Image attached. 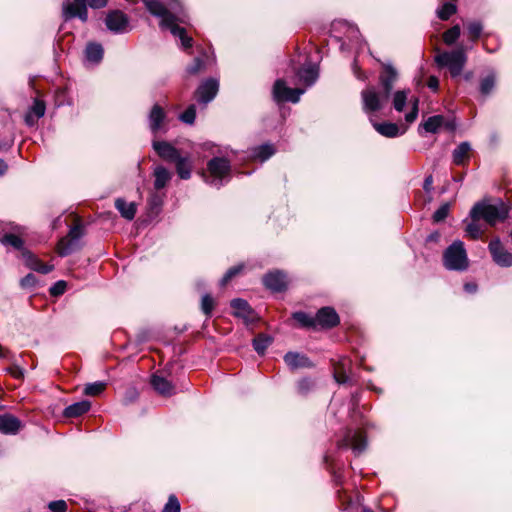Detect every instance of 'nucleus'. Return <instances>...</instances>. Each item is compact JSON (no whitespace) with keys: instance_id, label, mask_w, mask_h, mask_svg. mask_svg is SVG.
<instances>
[{"instance_id":"nucleus-21","label":"nucleus","mask_w":512,"mask_h":512,"mask_svg":"<svg viewBox=\"0 0 512 512\" xmlns=\"http://www.w3.org/2000/svg\"><path fill=\"white\" fill-rule=\"evenodd\" d=\"M21 421L11 415H0V432L3 434H16L21 428Z\"/></svg>"},{"instance_id":"nucleus-57","label":"nucleus","mask_w":512,"mask_h":512,"mask_svg":"<svg viewBox=\"0 0 512 512\" xmlns=\"http://www.w3.org/2000/svg\"><path fill=\"white\" fill-rule=\"evenodd\" d=\"M162 204V199L157 195H152L149 199V205L152 209H158Z\"/></svg>"},{"instance_id":"nucleus-54","label":"nucleus","mask_w":512,"mask_h":512,"mask_svg":"<svg viewBox=\"0 0 512 512\" xmlns=\"http://www.w3.org/2000/svg\"><path fill=\"white\" fill-rule=\"evenodd\" d=\"M418 116V99H415L413 102L412 110L405 115V120L408 123H412L416 120Z\"/></svg>"},{"instance_id":"nucleus-31","label":"nucleus","mask_w":512,"mask_h":512,"mask_svg":"<svg viewBox=\"0 0 512 512\" xmlns=\"http://www.w3.org/2000/svg\"><path fill=\"white\" fill-rule=\"evenodd\" d=\"M275 153V148L272 144H262L254 147L251 151L253 158L260 160L261 162L266 161Z\"/></svg>"},{"instance_id":"nucleus-25","label":"nucleus","mask_w":512,"mask_h":512,"mask_svg":"<svg viewBox=\"0 0 512 512\" xmlns=\"http://www.w3.org/2000/svg\"><path fill=\"white\" fill-rule=\"evenodd\" d=\"M372 125L374 129L381 135L389 138L397 137L404 133L403 131H400V128L397 124L391 123V122H372Z\"/></svg>"},{"instance_id":"nucleus-12","label":"nucleus","mask_w":512,"mask_h":512,"mask_svg":"<svg viewBox=\"0 0 512 512\" xmlns=\"http://www.w3.org/2000/svg\"><path fill=\"white\" fill-rule=\"evenodd\" d=\"M340 322L339 315L332 307H322L315 315V325L324 329H330L337 326Z\"/></svg>"},{"instance_id":"nucleus-58","label":"nucleus","mask_w":512,"mask_h":512,"mask_svg":"<svg viewBox=\"0 0 512 512\" xmlns=\"http://www.w3.org/2000/svg\"><path fill=\"white\" fill-rule=\"evenodd\" d=\"M352 70H353L354 75L358 79H360V80H365L366 79L365 74L363 72H361L360 68L358 67V64H357L356 60H354V62H353Z\"/></svg>"},{"instance_id":"nucleus-29","label":"nucleus","mask_w":512,"mask_h":512,"mask_svg":"<svg viewBox=\"0 0 512 512\" xmlns=\"http://www.w3.org/2000/svg\"><path fill=\"white\" fill-rule=\"evenodd\" d=\"M103 48L100 44L89 43L85 49V59L92 64L99 63L103 58Z\"/></svg>"},{"instance_id":"nucleus-24","label":"nucleus","mask_w":512,"mask_h":512,"mask_svg":"<svg viewBox=\"0 0 512 512\" xmlns=\"http://www.w3.org/2000/svg\"><path fill=\"white\" fill-rule=\"evenodd\" d=\"M151 385L153 388L163 396H171L175 393V388L166 378L153 375L151 378Z\"/></svg>"},{"instance_id":"nucleus-44","label":"nucleus","mask_w":512,"mask_h":512,"mask_svg":"<svg viewBox=\"0 0 512 512\" xmlns=\"http://www.w3.org/2000/svg\"><path fill=\"white\" fill-rule=\"evenodd\" d=\"M196 118V107L190 105L183 113L180 114L179 119L186 124H193Z\"/></svg>"},{"instance_id":"nucleus-17","label":"nucleus","mask_w":512,"mask_h":512,"mask_svg":"<svg viewBox=\"0 0 512 512\" xmlns=\"http://www.w3.org/2000/svg\"><path fill=\"white\" fill-rule=\"evenodd\" d=\"M383 71L379 76V82L383 92L390 96L394 83L398 78V72L391 63H383Z\"/></svg>"},{"instance_id":"nucleus-8","label":"nucleus","mask_w":512,"mask_h":512,"mask_svg":"<svg viewBox=\"0 0 512 512\" xmlns=\"http://www.w3.org/2000/svg\"><path fill=\"white\" fill-rule=\"evenodd\" d=\"M84 235L83 227L79 224L73 226L66 237L59 240L57 252L61 257L68 256L81 248V239Z\"/></svg>"},{"instance_id":"nucleus-39","label":"nucleus","mask_w":512,"mask_h":512,"mask_svg":"<svg viewBox=\"0 0 512 512\" xmlns=\"http://www.w3.org/2000/svg\"><path fill=\"white\" fill-rule=\"evenodd\" d=\"M293 319L303 327H316L315 317H311L305 312H295L293 314Z\"/></svg>"},{"instance_id":"nucleus-47","label":"nucleus","mask_w":512,"mask_h":512,"mask_svg":"<svg viewBox=\"0 0 512 512\" xmlns=\"http://www.w3.org/2000/svg\"><path fill=\"white\" fill-rule=\"evenodd\" d=\"M214 308V300L209 294H204L201 299V309L206 316H210Z\"/></svg>"},{"instance_id":"nucleus-27","label":"nucleus","mask_w":512,"mask_h":512,"mask_svg":"<svg viewBox=\"0 0 512 512\" xmlns=\"http://www.w3.org/2000/svg\"><path fill=\"white\" fill-rule=\"evenodd\" d=\"M471 146L468 142L460 143L452 152V159L455 165H463L469 159Z\"/></svg>"},{"instance_id":"nucleus-11","label":"nucleus","mask_w":512,"mask_h":512,"mask_svg":"<svg viewBox=\"0 0 512 512\" xmlns=\"http://www.w3.org/2000/svg\"><path fill=\"white\" fill-rule=\"evenodd\" d=\"M340 447H351L355 455H360L367 447L365 435L361 431H349L344 439L339 443Z\"/></svg>"},{"instance_id":"nucleus-40","label":"nucleus","mask_w":512,"mask_h":512,"mask_svg":"<svg viewBox=\"0 0 512 512\" xmlns=\"http://www.w3.org/2000/svg\"><path fill=\"white\" fill-rule=\"evenodd\" d=\"M461 34V28L459 25H454L443 34V41L447 45H452L459 38Z\"/></svg>"},{"instance_id":"nucleus-61","label":"nucleus","mask_w":512,"mask_h":512,"mask_svg":"<svg viewBox=\"0 0 512 512\" xmlns=\"http://www.w3.org/2000/svg\"><path fill=\"white\" fill-rule=\"evenodd\" d=\"M24 120L28 126H33L38 119L31 112H27Z\"/></svg>"},{"instance_id":"nucleus-64","label":"nucleus","mask_w":512,"mask_h":512,"mask_svg":"<svg viewBox=\"0 0 512 512\" xmlns=\"http://www.w3.org/2000/svg\"><path fill=\"white\" fill-rule=\"evenodd\" d=\"M440 239V234L438 232H433L427 237L428 242H437Z\"/></svg>"},{"instance_id":"nucleus-5","label":"nucleus","mask_w":512,"mask_h":512,"mask_svg":"<svg viewBox=\"0 0 512 512\" xmlns=\"http://www.w3.org/2000/svg\"><path fill=\"white\" fill-rule=\"evenodd\" d=\"M107 0H75V3L66 1L62 5V17L65 21L78 17L82 22L88 19L87 6L98 9L105 7Z\"/></svg>"},{"instance_id":"nucleus-43","label":"nucleus","mask_w":512,"mask_h":512,"mask_svg":"<svg viewBox=\"0 0 512 512\" xmlns=\"http://www.w3.org/2000/svg\"><path fill=\"white\" fill-rule=\"evenodd\" d=\"M467 31H468V34H469L471 40L475 41L480 37V35L483 31V26H482L481 22L473 21L467 25Z\"/></svg>"},{"instance_id":"nucleus-22","label":"nucleus","mask_w":512,"mask_h":512,"mask_svg":"<svg viewBox=\"0 0 512 512\" xmlns=\"http://www.w3.org/2000/svg\"><path fill=\"white\" fill-rule=\"evenodd\" d=\"M284 361L291 369L302 367H311L312 363L308 357L297 352H288L284 356Z\"/></svg>"},{"instance_id":"nucleus-23","label":"nucleus","mask_w":512,"mask_h":512,"mask_svg":"<svg viewBox=\"0 0 512 512\" xmlns=\"http://www.w3.org/2000/svg\"><path fill=\"white\" fill-rule=\"evenodd\" d=\"M351 361L343 357L334 365V378L339 384H344L349 381V376L347 375V371L350 370Z\"/></svg>"},{"instance_id":"nucleus-59","label":"nucleus","mask_w":512,"mask_h":512,"mask_svg":"<svg viewBox=\"0 0 512 512\" xmlns=\"http://www.w3.org/2000/svg\"><path fill=\"white\" fill-rule=\"evenodd\" d=\"M428 87L433 90L437 91L439 87V80L436 76H430L427 82Z\"/></svg>"},{"instance_id":"nucleus-50","label":"nucleus","mask_w":512,"mask_h":512,"mask_svg":"<svg viewBox=\"0 0 512 512\" xmlns=\"http://www.w3.org/2000/svg\"><path fill=\"white\" fill-rule=\"evenodd\" d=\"M162 512H180V502L175 495H170Z\"/></svg>"},{"instance_id":"nucleus-20","label":"nucleus","mask_w":512,"mask_h":512,"mask_svg":"<svg viewBox=\"0 0 512 512\" xmlns=\"http://www.w3.org/2000/svg\"><path fill=\"white\" fill-rule=\"evenodd\" d=\"M231 307L234 310V315L243 318L246 322H250L254 318V312L246 300L241 298L233 299Z\"/></svg>"},{"instance_id":"nucleus-37","label":"nucleus","mask_w":512,"mask_h":512,"mask_svg":"<svg viewBox=\"0 0 512 512\" xmlns=\"http://www.w3.org/2000/svg\"><path fill=\"white\" fill-rule=\"evenodd\" d=\"M409 90H399L396 91L393 95L392 103L393 107L396 111L402 112L407 99H408Z\"/></svg>"},{"instance_id":"nucleus-42","label":"nucleus","mask_w":512,"mask_h":512,"mask_svg":"<svg viewBox=\"0 0 512 512\" xmlns=\"http://www.w3.org/2000/svg\"><path fill=\"white\" fill-rule=\"evenodd\" d=\"M105 387L106 383L102 381L88 383L84 388V393L89 396H97L104 391Z\"/></svg>"},{"instance_id":"nucleus-48","label":"nucleus","mask_w":512,"mask_h":512,"mask_svg":"<svg viewBox=\"0 0 512 512\" xmlns=\"http://www.w3.org/2000/svg\"><path fill=\"white\" fill-rule=\"evenodd\" d=\"M45 110H46V107H45L44 102L40 101L38 99H35L32 107L30 108V110L28 112H31L35 116L36 119H39L44 116Z\"/></svg>"},{"instance_id":"nucleus-36","label":"nucleus","mask_w":512,"mask_h":512,"mask_svg":"<svg viewBox=\"0 0 512 512\" xmlns=\"http://www.w3.org/2000/svg\"><path fill=\"white\" fill-rule=\"evenodd\" d=\"M27 262H28V266L32 270L40 272L42 274H47V273L51 272L54 269L53 265L44 264L39 259L35 258L32 255H29V257L27 259Z\"/></svg>"},{"instance_id":"nucleus-15","label":"nucleus","mask_w":512,"mask_h":512,"mask_svg":"<svg viewBox=\"0 0 512 512\" xmlns=\"http://www.w3.org/2000/svg\"><path fill=\"white\" fill-rule=\"evenodd\" d=\"M263 283L266 288L273 292H282L287 288L288 280L285 273L275 270L264 276Z\"/></svg>"},{"instance_id":"nucleus-38","label":"nucleus","mask_w":512,"mask_h":512,"mask_svg":"<svg viewBox=\"0 0 512 512\" xmlns=\"http://www.w3.org/2000/svg\"><path fill=\"white\" fill-rule=\"evenodd\" d=\"M457 11L455 4L446 2L437 10V16L439 19L445 21L448 20Z\"/></svg>"},{"instance_id":"nucleus-62","label":"nucleus","mask_w":512,"mask_h":512,"mask_svg":"<svg viewBox=\"0 0 512 512\" xmlns=\"http://www.w3.org/2000/svg\"><path fill=\"white\" fill-rule=\"evenodd\" d=\"M349 31V37L351 39H354L358 41V38L360 37L359 30L356 27L348 26Z\"/></svg>"},{"instance_id":"nucleus-30","label":"nucleus","mask_w":512,"mask_h":512,"mask_svg":"<svg viewBox=\"0 0 512 512\" xmlns=\"http://www.w3.org/2000/svg\"><path fill=\"white\" fill-rule=\"evenodd\" d=\"M176 163V171L181 179L187 180L191 177L192 162L188 157L181 155L174 161Z\"/></svg>"},{"instance_id":"nucleus-28","label":"nucleus","mask_w":512,"mask_h":512,"mask_svg":"<svg viewBox=\"0 0 512 512\" xmlns=\"http://www.w3.org/2000/svg\"><path fill=\"white\" fill-rule=\"evenodd\" d=\"M115 207L123 218L127 220L134 219L137 211L135 203L126 202L124 199L118 198L115 201Z\"/></svg>"},{"instance_id":"nucleus-13","label":"nucleus","mask_w":512,"mask_h":512,"mask_svg":"<svg viewBox=\"0 0 512 512\" xmlns=\"http://www.w3.org/2000/svg\"><path fill=\"white\" fill-rule=\"evenodd\" d=\"M489 251L496 264L502 267L512 266V253L507 251L501 244V241L496 238L489 243Z\"/></svg>"},{"instance_id":"nucleus-60","label":"nucleus","mask_w":512,"mask_h":512,"mask_svg":"<svg viewBox=\"0 0 512 512\" xmlns=\"http://www.w3.org/2000/svg\"><path fill=\"white\" fill-rule=\"evenodd\" d=\"M432 185H433V177H432V175H429L424 180L423 188L426 192L430 193L432 191Z\"/></svg>"},{"instance_id":"nucleus-52","label":"nucleus","mask_w":512,"mask_h":512,"mask_svg":"<svg viewBox=\"0 0 512 512\" xmlns=\"http://www.w3.org/2000/svg\"><path fill=\"white\" fill-rule=\"evenodd\" d=\"M66 287H67L66 282L63 280H59L50 288V293L53 296L62 295L65 292Z\"/></svg>"},{"instance_id":"nucleus-32","label":"nucleus","mask_w":512,"mask_h":512,"mask_svg":"<svg viewBox=\"0 0 512 512\" xmlns=\"http://www.w3.org/2000/svg\"><path fill=\"white\" fill-rule=\"evenodd\" d=\"M154 187L160 190L166 186L168 181L171 179L170 172L163 166H158L154 170Z\"/></svg>"},{"instance_id":"nucleus-1","label":"nucleus","mask_w":512,"mask_h":512,"mask_svg":"<svg viewBox=\"0 0 512 512\" xmlns=\"http://www.w3.org/2000/svg\"><path fill=\"white\" fill-rule=\"evenodd\" d=\"M147 10L160 18V27L170 30L171 34L178 37L184 49L191 48L193 39L186 34V30L178 23L186 22V14L179 0H143Z\"/></svg>"},{"instance_id":"nucleus-19","label":"nucleus","mask_w":512,"mask_h":512,"mask_svg":"<svg viewBox=\"0 0 512 512\" xmlns=\"http://www.w3.org/2000/svg\"><path fill=\"white\" fill-rule=\"evenodd\" d=\"M300 82L306 86H312L319 77V69L316 64L308 63L297 71Z\"/></svg>"},{"instance_id":"nucleus-33","label":"nucleus","mask_w":512,"mask_h":512,"mask_svg":"<svg viewBox=\"0 0 512 512\" xmlns=\"http://www.w3.org/2000/svg\"><path fill=\"white\" fill-rule=\"evenodd\" d=\"M496 85V74L490 71L485 77L480 80V92L482 95H489Z\"/></svg>"},{"instance_id":"nucleus-53","label":"nucleus","mask_w":512,"mask_h":512,"mask_svg":"<svg viewBox=\"0 0 512 512\" xmlns=\"http://www.w3.org/2000/svg\"><path fill=\"white\" fill-rule=\"evenodd\" d=\"M36 282V276L32 273H29L21 279L20 285L22 288H32L36 285Z\"/></svg>"},{"instance_id":"nucleus-41","label":"nucleus","mask_w":512,"mask_h":512,"mask_svg":"<svg viewBox=\"0 0 512 512\" xmlns=\"http://www.w3.org/2000/svg\"><path fill=\"white\" fill-rule=\"evenodd\" d=\"M1 243L3 245H10L17 250H21L24 245L23 240L19 236L14 235V234L4 235L1 239Z\"/></svg>"},{"instance_id":"nucleus-10","label":"nucleus","mask_w":512,"mask_h":512,"mask_svg":"<svg viewBox=\"0 0 512 512\" xmlns=\"http://www.w3.org/2000/svg\"><path fill=\"white\" fill-rule=\"evenodd\" d=\"M165 121L166 113L164 109L160 105L155 104L148 115V126L154 136L160 132L165 133L167 131Z\"/></svg>"},{"instance_id":"nucleus-9","label":"nucleus","mask_w":512,"mask_h":512,"mask_svg":"<svg viewBox=\"0 0 512 512\" xmlns=\"http://www.w3.org/2000/svg\"><path fill=\"white\" fill-rule=\"evenodd\" d=\"M305 90L301 88H289L282 79L275 81L273 86V99L276 102L298 103Z\"/></svg>"},{"instance_id":"nucleus-34","label":"nucleus","mask_w":512,"mask_h":512,"mask_svg":"<svg viewBox=\"0 0 512 512\" xmlns=\"http://www.w3.org/2000/svg\"><path fill=\"white\" fill-rule=\"evenodd\" d=\"M444 124V117L442 115H434L429 117L424 123L423 128L426 132L436 133Z\"/></svg>"},{"instance_id":"nucleus-18","label":"nucleus","mask_w":512,"mask_h":512,"mask_svg":"<svg viewBox=\"0 0 512 512\" xmlns=\"http://www.w3.org/2000/svg\"><path fill=\"white\" fill-rule=\"evenodd\" d=\"M152 146L158 156L166 161L174 162L180 156L178 150L169 142L154 140Z\"/></svg>"},{"instance_id":"nucleus-51","label":"nucleus","mask_w":512,"mask_h":512,"mask_svg":"<svg viewBox=\"0 0 512 512\" xmlns=\"http://www.w3.org/2000/svg\"><path fill=\"white\" fill-rule=\"evenodd\" d=\"M48 508L53 512H66L67 504L64 500L51 501L48 504Z\"/></svg>"},{"instance_id":"nucleus-7","label":"nucleus","mask_w":512,"mask_h":512,"mask_svg":"<svg viewBox=\"0 0 512 512\" xmlns=\"http://www.w3.org/2000/svg\"><path fill=\"white\" fill-rule=\"evenodd\" d=\"M389 95L377 91L375 86H369L361 92L362 109L366 114L381 110L388 102Z\"/></svg>"},{"instance_id":"nucleus-45","label":"nucleus","mask_w":512,"mask_h":512,"mask_svg":"<svg viewBox=\"0 0 512 512\" xmlns=\"http://www.w3.org/2000/svg\"><path fill=\"white\" fill-rule=\"evenodd\" d=\"M477 221L478 220L472 219V221L467 224L466 229H465L466 234L472 239L479 238L482 233L481 228H480L479 224L477 223Z\"/></svg>"},{"instance_id":"nucleus-56","label":"nucleus","mask_w":512,"mask_h":512,"mask_svg":"<svg viewBox=\"0 0 512 512\" xmlns=\"http://www.w3.org/2000/svg\"><path fill=\"white\" fill-rule=\"evenodd\" d=\"M311 387V381L309 379H302L298 382V391L300 393H306Z\"/></svg>"},{"instance_id":"nucleus-55","label":"nucleus","mask_w":512,"mask_h":512,"mask_svg":"<svg viewBox=\"0 0 512 512\" xmlns=\"http://www.w3.org/2000/svg\"><path fill=\"white\" fill-rule=\"evenodd\" d=\"M203 62L200 58H196L194 63L188 68V72L191 74H196L200 70H202Z\"/></svg>"},{"instance_id":"nucleus-4","label":"nucleus","mask_w":512,"mask_h":512,"mask_svg":"<svg viewBox=\"0 0 512 512\" xmlns=\"http://www.w3.org/2000/svg\"><path fill=\"white\" fill-rule=\"evenodd\" d=\"M443 265L451 271H465L468 268L467 252L461 240H455L446 248L443 253Z\"/></svg>"},{"instance_id":"nucleus-46","label":"nucleus","mask_w":512,"mask_h":512,"mask_svg":"<svg viewBox=\"0 0 512 512\" xmlns=\"http://www.w3.org/2000/svg\"><path fill=\"white\" fill-rule=\"evenodd\" d=\"M450 204L444 203L442 204L433 214V221L438 223L443 221L449 214Z\"/></svg>"},{"instance_id":"nucleus-2","label":"nucleus","mask_w":512,"mask_h":512,"mask_svg":"<svg viewBox=\"0 0 512 512\" xmlns=\"http://www.w3.org/2000/svg\"><path fill=\"white\" fill-rule=\"evenodd\" d=\"M508 213L509 208L502 200H497L495 203L481 201L472 207L470 217L474 220L483 219L489 225H495L499 221H504Z\"/></svg>"},{"instance_id":"nucleus-26","label":"nucleus","mask_w":512,"mask_h":512,"mask_svg":"<svg viewBox=\"0 0 512 512\" xmlns=\"http://www.w3.org/2000/svg\"><path fill=\"white\" fill-rule=\"evenodd\" d=\"M90 408L91 403L87 400H83L67 406L63 412V415L67 418L79 417L88 412Z\"/></svg>"},{"instance_id":"nucleus-35","label":"nucleus","mask_w":512,"mask_h":512,"mask_svg":"<svg viewBox=\"0 0 512 512\" xmlns=\"http://www.w3.org/2000/svg\"><path fill=\"white\" fill-rule=\"evenodd\" d=\"M272 337L266 334H259L253 339V347L254 350L258 354H264L266 349L269 347V345L272 343Z\"/></svg>"},{"instance_id":"nucleus-3","label":"nucleus","mask_w":512,"mask_h":512,"mask_svg":"<svg viewBox=\"0 0 512 512\" xmlns=\"http://www.w3.org/2000/svg\"><path fill=\"white\" fill-rule=\"evenodd\" d=\"M231 165L228 159L214 157L207 163V173H203L204 181L217 189L230 179Z\"/></svg>"},{"instance_id":"nucleus-63","label":"nucleus","mask_w":512,"mask_h":512,"mask_svg":"<svg viewBox=\"0 0 512 512\" xmlns=\"http://www.w3.org/2000/svg\"><path fill=\"white\" fill-rule=\"evenodd\" d=\"M464 290L468 293H474L477 290V285L475 283H466L464 285Z\"/></svg>"},{"instance_id":"nucleus-49","label":"nucleus","mask_w":512,"mask_h":512,"mask_svg":"<svg viewBox=\"0 0 512 512\" xmlns=\"http://www.w3.org/2000/svg\"><path fill=\"white\" fill-rule=\"evenodd\" d=\"M242 269L243 265H237L228 269L227 272L222 277V279L220 280V285L225 286L234 276L239 274L242 271Z\"/></svg>"},{"instance_id":"nucleus-14","label":"nucleus","mask_w":512,"mask_h":512,"mask_svg":"<svg viewBox=\"0 0 512 512\" xmlns=\"http://www.w3.org/2000/svg\"><path fill=\"white\" fill-rule=\"evenodd\" d=\"M128 23V17L119 10L108 13L105 19L106 27L114 33L126 32Z\"/></svg>"},{"instance_id":"nucleus-16","label":"nucleus","mask_w":512,"mask_h":512,"mask_svg":"<svg viewBox=\"0 0 512 512\" xmlns=\"http://www.w3.org/2000/svg\"><path fill=\"white\" fill-rule=\"evenodd\" d=\"M219 83L216 79L210 78L204 81L197 89L198 101L207 104L212 101L218 93Z\"/></svg>"},{"instance_id":"nucleus-6","label":"nucleus","mask_w":512,"mask_h":512,"mask_svg":"<svg viewBox=\"0 0 512 512\" xmlns=\"http://www.w3.org/2000/svg\"><path fill=\"white\" fill-rule=\"evenodd\" d=\"M439 67H447L453 77L461 74L467 57L465 51L460 48L451 52H440L434 58Z\"/></svg>"}]
</instances>
